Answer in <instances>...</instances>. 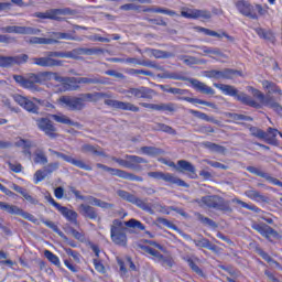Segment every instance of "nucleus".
I'll return each mask as SVG.
<instances>
[{"label": "nucleus", "instance_id": "obj_1", "mask_svg": "<svg viewBox=\"0 0 282 282\" xmlns=\"http://www.w3.org/2000/svg\"><path fill=\"white\" fill-rule=\"evenodd\" d=\"M100 98H107L105 93H85L78 97L62 96L58 100L62 107H66L68 111H83L85 102H98Z\"/></svg>", "mask_w": 282, "mask_h": 282}, {"label": "nucleus", "instance_id": "obj_2", "mask_svg": "<svg viewBox=\"0 0 282 282\" xmlns=\"http://www.w3.org/2000/svg\"><path fill=\"white\" fill-rule=\"evenodd\" d=\"M214 87L223 91L225 96H231L242 105H247V107H253V109H261V105L259 102L252 99V97H250L248 94L238 91L235 86L215 83Z\"/></svg>", "mask_w": 282, "mask_h": 282}, {"label": "nucleus", "instance_id": "obj_3", "mask_svg": "<svg viewBox=\"0 0 282 282\" xmlns=\"http://www.w3.org/2000/svg\"><path fill=\"white\" fill-rule=\"evenodd\" d=\"M194 204H198L200 208H214L215 210H221L223 213H232L230 207V200L224 199L219 195L203 196L202 198L194 199Z\"/></svg>", "mask_w": 282, "mask_h": 282}, {"label": "nucleus", "instance_id": "obj_4", "mask_svg": "<svg viewBox=\"0 0 282 282\" xmlns=\"http://www.w3.org/2000/svg\"><path fill=\"white\" fill-rule=\"evenodd\" d=\"M161 78H169L170 80H187L188 83H191L194 89H196V91H199L200 94H206L207 96H215V89H213V87H209L208 85L199 82L198 79L188 78L181 73L167 72V74L161 76Z\"/></svg>", "mask_w": 282, "mask_h": 282}, {"label": "nucleus", "instance_id": "obj_5", "mask_svg": "<svg viewBox=\"0 0 282 282\" xmlns=\"http://www.w3.org/2000/svg\"><path fill=\"white\" fill-rule=\"evenodd\" d=\"M74 83H77V85H109V78L101 77V76H94L90 77H66V84L65 89L66 91H76L78 89V86H73Z\"/></svg>", "mask_w": 282, "mask_h": 282}, {"label": "nucleus", "instance_id": "obj_6", "mask_svg": "<svg viewBox=\"0 0 282 282\" xmlns=\"http://www.w3.org/2000/svg\"><path fill=\"white\" fill-rule=\"evenodd\" d=\"M55 58H67V52L52 51L46 57H33V65L39 67H63V61Z\"/></svg>", "mask_w": 282, "mask_h": 282}, {"label": "nucleus", "instance_id": "obj_7", "mask_svg": "<svg viewBox=\"0 0 282 282\" xmlns=\"http://www.w3.org/2000/svg\"><path fill=\"white\" fill-rule=\"evenodd\" d=\"M110 239L115 246H120L121 248H127V227L124 223L120 219H115L110 226Z\"/></svg>", "mask_w": 282, "mask_h": 282}, {"label": "nucleus", "instance_id": "obj_8", "mask_svg": "<svg viewBox=\"0 0 282 282\" xmlns=\"http://www.w3.org/2000/svg\"><path fill=\"white\" fill-rule=\"evenodd\" d=\"M117 195L124 202H128L129 204H133V206H137V208H140L141 210H144L145 213H149L150 215H155V210H153L151 203H148L147 198L142 199V198L135 196L134 194H131L124 189H118Z\"/></svg>", "mask_w": 282, "mask_h": 282}, {"label": "nucleus", "instance_id": "obj_9", "mask_svg": "<svg viewBox=\"0 0 282 282\" xmlns=\"http://www.w3.org/2000/svg\"><path fill=\"white\" fill-rule=\"evenodd\" d=\"M13 80L23 87L24 89H30L31 91H40L41 87L36 85H41V75L40 73H29L26 77L23 75H13Z\"/></svg>", "mask_w": 282, "mask_h": 282}, {"label": "nucleus", "instance_id": "obj_10", "mask_svg": "<svg viewBox=\"0 0 282 282\" xmlns=\"http://www.w3.org/2000/svg\"><path fill=\"white\" fill-rule=\"evenodd\" d=\"M167 94H173L174 96H177V100H185V102H191L192 105H205V107H210L212 109H217V105L210 102V101H206V100H202L198 98H193V97H185L188 96V94H191V91H188V89H182V88H173L171 86L167 85Z\"/></svg>", "mask_w": 282, "mask_h": 282}, {"label": "nucleus", "instance_id": "obj_11", "mask_svg": "<svg viewBox=\"0 0 282 282\" xmlns=\"http://www.w3.org/2000/svg\"><path fill=\"white\" fill-rule=\"evenodd\" d=\"M112 162L119 164V166H123V169H131V171H142V166L140 164H147V159L138 155H126L124 159L111 158Z\"/></svg>", "mask_w": 282, "mask_h": 282}, {"label": "nucleus", "instance_id": "obj_12", "mask_svg": "<svg viewBox=\"0 0 282 282\" xmlns=\"http://www.w3.org/2000/svg\"><path fill=\"white\" fill-rule=\"evenodd\" d=\"M121 94H123L126 98H131V96H133V98H143L144 100H153V98L158 96V93L154 89L147 86H140L137 88L131 87L122 90Z\"/></svg>", "mask_w": 282, "mask_h": 282}, {"label": "nucleus", "instance_id": "obj_13", "mask_svg": "<svg viewBox=\"0 0 282 282\" xmlns=\"http://www.w3.org/2000/svg\"><path fill=\"white\" fill-rule=\"evenodd\" d=\"M35 124L42 133H44L47 138L51 140H56L58 138V129L54 124V121H52L47 117H41L35 119Z\"/></svg>", "mask_w": 282, "mask_h": 282}, {"label": "nucleus", "instance_id": "obj_14", "mask_svg": "<svg viewBox=\"0 0 282 282\" xmlns=\"http://www.w3.org/2000/svg\"><path fill=\"white\" fill-rule=\"evenodd\" d=\"M148 177H152L153 180H163V182H167L169 184H176V186H183V188H188L191 186L188 183L171 173L149 172Z\"/></svg>", "mask_w": 282, "mask_h": 282}, {"label": "nucleus", "instance_id": "obj_15", "mask_svg": "<svg viewBox=\"0 0 282 282\" xmlns=\"http://www.w3.org/2000/svg\"><path fill=\"white\" fill-rule=\"evenodd\" d=\"M100 54H105V51L102 48L78 47V48H74L72 51H66V58H73L74 61H78V58H80V56H98Z\"/></svg>", "mask_w": 282, "mask_h": 282}, {"label": "nucleus", "instance_id": "obj_16", "mask_svg": "<svg viewBox=\"0 0 282 282\" xmlns=\"http://www.w3.org/2000/svg\"><path fill=\"white\" fill-rule=\"evenodd\" d=\"M51 155H56V158H61L64 162H68V164H73V166H77V169H83L84 171H91V166L87 165L83 160L74 159L70 155H67L63 152L55 151L53 149H48Z\"/></svg>", "mask_w": 282, "mask_h": 282}, {"label": "nucleus", "instance_id": "obj_17", "mask_svg": "<svg viewBox=\"0 0 282 282\" xmlns=\"http://www.w3.org/2000/svg\"><path fill=\"white\" fill-rule=\"evenodd\" d=\"M140 106L144 109H151L152 111H162L164 113H175L177 111V105L174 102H160V104H149L140 102Z\"/></svg>", "mask_w": 282, "mask_h": 282}, {"label": "nucleus", "instance_id": "obj_18", "mask_svg": "<svg viewBox=\"0 0 282 282\" xmlns=\"http://www.w3.org/2000/svg\"><path fill=\"white\" fill-rule=\"evenodd\" d=\"M170 166H174L178 173H188L191 180H197V170L195 169V165L186 160H178L176 165L172 162Z\"/></svg>", "mask_w": 282, "mask_h": 282}, {"label": "nucleus", "instance_id": "obj_19", "mask_svg": "<svg viewBox=\"0 0 282 282\" xmlns=\"http://www.w3.org/2000/svg\"><path fill=\"white\" fill-rule=\"evenodd\" d=\"M105 105L108 107H112V109H120L121 111H132L133 113H138L140 111V107L126 101H120L116 99H105Z\"/></svg>", "mask_w": 282, "mask_h": 282}, {"label": "nucleus", "instance_id": "obj_20", "mask_svg": "<svg viewBox=\"0 0 282 282\" xmlns=\"http://www.w3.org/2000/svg\"><path fill=\"white\" fill-rule=\"evenodd\" d=\"M14 102L25 109L29 113H39V107L34 101L30 100L28 97H23L22 95L15 94L12 96Z\"/></svg>", "mask_w": 282, "mask_h": 282}, {"label": "nucleus", "instance_id": "obj_21", "mask_svg": "<svg viewBox=\"0 0 282 282\" xmlns=\"http://www.w3.org/2000/svg\"><path fill=\"white\" fill-rule=\"evenodd\" d=\"M235 6L238 12H240V14L243 17H249V19H259V17L254 13V7H252L248 0H236Z\"/></svg>", "mask_w": 282, "mask_h": 282}, {"label": "nucleus", "instance_id": "obj_22", "mask_svg": "<svg viewBox=\"0 0 282 282\" xmlns=\"http://www.w3.org/2000/svg\"><path fill=\"white\" fill-rule=\"evenodd\" d=\"M108 173H110V175H115L116 177H120L121 180H129L130 182H144L142 176H138L120 169L110 167Z\"/></svg>", "mask_w": 282, "mask_h": 282}, {"label": "nucleus", "instance_id": "obj_23", "mask_svg": "<svg viewBox=\"0 0 282 282\" xmlns=\"http://www.w3.org/2000/svg\"><path fill=\"white\" fill-rule=\"evenodd\" d=\"M251 228L253 230H257L262 237H265L267 239L270 237H279V232L274 230L270 225H267L265 223L259 224V223H253L251 225Z\"/></svg>", "mask_w": 282, "mask_h": 282}, {"label": "nucleus", "instance_id": "obj_24", "mask_svg": "<svg viewBox=\"0 0 282 282\" xmlns=\"http://www.w3.org/2000/svg\"><path fill=\"white\" fill-rule=\"evenodd\" d=\"M66 78L67 77L58 75V73L50 70L40 72V85H43V83H50V80H56V83H62L65 89Z\"/></svg>", "mask_w": 282, "mask_h": 282}, {"label": "nucleus", "instance_id": "obj_25", "mask_svg": "<svg viewBox=\"0 0 282 282\" xmlns=\"http://www.w3.org/2000/svg\"><path fill=\"white\" fill-rule=\"evenodd\" d=\"M56 210H58V213H61V215H63L65 219H67V221H69L74 226H80V223H78V213L62 205H59Z\"/></svg>", "mask_w": 282, "mask_h": 282}, {"label": "nucleus", "instance_id": "obj_26", "mask_svg": "<svg viewBox=\"0 0 282 282\" xmlns=\"http://www.w3.org/2000/svg\"><path fill=\"white\" fill-rule=\"evenodd\" d=\"M181 17H184L185 19H210L212 14L206 10L193 9L188 11H182Z\"/></svg>", "mask_w": 282, "mask_h": 282}, {"label": "nucleus", "instance_id": "obj_27", "mask_svg": "<svg viewBox=\"0 0 282 282\" xmlns=\"http://www.w3.org/2000/svg\"><path fill=\"white\" fill-rule=\"evenodd\" d=\"M51 118L58 122L59 124H67L68 127H76L77 129H83V124L78 121L72 120L67 115L58 113V115H51Z\"/></svg>", "mask_w": 282, "mask_h": 282}, {"label": "nucleus", "instance_id": "obj_28", "mask_svg": "<svg viewBox=\"0 0 282 282\" xmlns=\"http://www.w3.org/2000/svg\"><path fill=\"white\" fill-rule=\"evenodd\" d=\"M281 95L276 99L272 95H265L264 101L262 105L264 107H270V109H273V111H276L280 116H282V106L279 105V100H281Z\"/></svg>", "mask_w": 282, "mask_h": 282}, {"label": "nucleus", "instance_id": "obj_29", "mask_svg": "<svg viewBox=\"0 0 282 282\" xmlns=\"http://www.w3.org/2000/svg\"><path fill=\"white\" fill-rule=\"evenodd\" d=\"M246 197L249 199H252L253 202H263L264 204L270 203V197L261 194V192L254 189V188H249L245 192Z\"/></svg>", "mask_w": 282, "mask_h": 282}, {"label": "nucleus", "instance_id": "obj_30", "mask_svg": "<svg viewBox=\"0 0 282 282\" xmlns=\"http://www.w3.org/2000/svg\"><path fill=\"white\" fill-rule=\"evenodd\" d=\"M79 213L83 217H86L87 219H98V210L95 207H91L90 205L80 204Z\"/></svg>", "mask_w": 282, "mask_h": 282}, {"label": "nucleus", "instance_id": "obj_31", "mask_svg": "<svg viewBox=\"0 0 282 282\" xmlns=\"http://www.w3.org/2000/svg\"><path fill=\"white\" fill-rule=\"evenodd\" d=\"M197 30H198V32H203V34H205L206 36H215L216 39H224V36H225V39L230 42L235 41V37L228 35V33H226V32L218 33L216 31L206 29L204 26H198Z\"/></svg>", "mask_w": 282, "mask_h": 282}, {"label": "nucleus", "instance_id": "obj_32", "mask_svg": "<svg viewBox=\"0 0 282 282\" xmlns=\"http://www.w3.org/2000/svg\"><path fill=\"white\" fill-rule=\"evenodd\" d=\"M227 118H230L236 124H241L242 127H246L245 122H252V117L241 115V113H235V112H228ZM245 121V122H241Z\"/></svg>", "mask_w": 282, "mask_h": 282}, {"label": "nucleus", "instance_id": "obj_33", "mask_svg": "<svg viewBox=\"0 0 282 282\" xmlns=\"http://www.w3.org/2000/svg\"><path fill=\"white\" fill-rule=\"evenodd\" d=\"M202 147H204V149H208V151H212L213 153H220L221 155H226L227 149L224 145H219L210 141H205L202 143Z\"/></svg>", "mask_w": 282, "mask_h": 282}, {"label": "nucleus", "instance_id": "obj_34", "mask_svg": "<svg viewBox=\"0 0 282 282\" xmlns=\"http://www.w3.org/2000/svg\"><path fill=\"white\" fill-rule=\"evenodd\" d=\"M82 153H90L91 155H97L98 158L105 156V152L100 147L91 144L82 145Z\"/></svg>", "mask_w": 282, "mask_h": 282}, {"label": "nucleus", "instance_id": "obj_35", "mask_svg": "<svg viewBox=\"0 0 282 282\" xmlns=\"http://www.w3.org/2000/svg\"><path fill=\"white\" fill-rule=\"evenodd\" d=\"M193 243H195L196 248H206L207 250H212V252H217V246L212 245L210 240L208 238H202L199 240H193Z\"/></svg>", "mask_w": 282, "mask_h": 282}, {"label": "nucleus", "instance_id": "obj_36", "mask_svg": "<svg viewBox=\"0 0 282 282\" xmlns=\"http://www.w3.org/2000/svg\"><path fill=\"white\" fill-rule=\"evenodd\" d=\"M145 52H148V54H151V56H154V58H173V56H175L171 52L161 51L156 48H145Z\"/></svg>", "mask_w": 282, "mask_h": 282}, {"label": "nucleus", "instance_id": "obj_37", "mask_svg": "<svg viewBox=\"0 0 282 282\" xmlns=\"http://www.w3.org/2000/svg\"><path fill=\"white\" fill-rule=\"evenodd\" d=\"M0 210H3L9 215H21V208H19L17 205H10L1 200H0Z\"/></svg>", "mask_w": 282, "mask_h": 282}, {"label": "nucleus", "instance_id": "obj_38", "mask_svg": "<svg viewBox=\"0 0 282 282\" xmlns=\"http://www.w3.org/2000/svg\"><path fill=\"white\" fill-rule=\"evenodd\" d=\"M31 45H54V43H58V41L54 39H45V37H31L29 40Z\"/></svg>", "mask_w": 282, "mask_h": 282}, {"label": "nucleus", "instance_id": "obj_39", "mask_svg": "<svg viewBox=\"0 0 282 282\" xmlns=\"http://www.w3.org/2000/svg\"><path fill=\"white\" fill-rule=\"evenodd\" d=\"M162 224L166 225L167 228H171L172 230H176V232H178V235H181V237H183V239H186V241H194L193 237H191V235L182 231V229L177 228V226H175L173 223H171L167 219H162Z\"/></svg>", "mask_w": 282, "mask_h": 282}, {"label": "nucleus", "instance_id": "obj_40", "mask_svg": "<svg viewBox=\"0 0 282 282\" xmlns=\"http://www.w3.org/2000/svg\"><path fill=\"white\" fill-rule=\"evenodd\" d=\"M262 87L268 90L267 95L279 94V96H282L281 88H279L273 82L263 80Z\"/></svg>", "mask_w": 282, "mask_h": 282}, {"label": "nucleus", "instance_id": "obj_41", "mask_svg": "<svg viewBox=\"0 0 282 282\" xmlns=\"http://www.w3.org/2000/svg\"><path fill=\"white\" fill-rule=\"evenodd\" d=\"M143 155H150L151 158H155V155H162L164 151L156 147H141L140 149Z\"/></svg>", "mask_w": 282, "mask_h": 282}, {"label": "nucleus", "instance_id": "obj_42", "mask_svg": "<svg viewBox=\"0 0 282 282\" xmlns=\"http://www.w3.org/2000/svg\"><path fill=\"white\" fill-rule=\"evenodd\" d=\"M42 224H44V226H46L47 228H51V230L53 232H56L61 238H63L64 241H68L67 236H65V234L61 231V229L58 228V226H56V224H54V221L42 220Z\"/></svg>", "mask_w": 282, "mask_h": 282}, {"label": "nucleus", "instance_id": "obj_43", "mask_svg": "<svg viewBox=\"0 0 282 282\" xmlns=\"http://www.w3.org/2000/svg\"><path fill=\"white\" fill-rule=\"evenodd\" d=\"M153 129L154 131H163V133H169L170 135H177V131L166 123H156Z\"/></svg>", "mask_w": 282, "mask_h": 282}, {"label": "nucleus", "instance_id": "obj_44", "mask_svg": "<svg viewBox=\"0 0 282 282\" xmlns=\"http://www.w3.org/2000/svg\"><path fill=\"white\" fill-rule=\"evenodd\" d=\"M247 171L249 173H252V175H257L258 177H263V180H267V182H270V180L272 177L269 173H265L256 166H247Z\"/></svg>", "mask_w": 282, "mask_h": 282}, {"label": "nucleus", "instance_id": "obj_45", "mask_svg": "<svg viewBox=\"0 0 282 282\" xmlns=\"http://www.w3.org/2000/svg\"><path fill=\"white\" fill-rule=\"evenodd\" d=\"M241 76V72L232 68L223 69V78L226 80H232V78H237Z\"/></svg>", "mask_w": 282, "mask_h": 282}, {"label": "nucleus", "instance_id": "obj_46", "mask_svg": "<svg viewBox=\"0 0 282 282\" xmlns=\"http://www.w3.org/2000/svg\"><path fill=\"white\" fill-rule=\"evenodd\" d=\"M34 164H47V155H45V152L43 150H36L34 152Z\"/></svg>", "mask_w": 282, "mask_h": 282}, {"label": "nucleus", "instance_id": "obj_47", "mask_svg": "<svg viewBox=\"0 0 282 282\" xmlns=\"http://www.w3.org/2000/svg\"><path fill=\"white\" fill-rule=\"evenodd\" d=\"M123 226H127V228H133L134 230H144L145 229L144 225L135 218H131L130 220L124 221Z\"/></svg>", "mask_w": 282, "mask_h": 282}, {"label": "nucleus", "instance_id": "obj_48", "mask_svg": "<svg viewBox=\"0 0 282 282\" xmlns=\"http://www.w3.org/2000/svg\"><path fill=\"white\" fill-rule=\"evenodd\" d=\"M189 113H192V116H195V118H199V120H205V122H214V124H217V120H214L212 117H209L205 112L191 109Z\"/></svg>", "mask_w": 282, "mask_h": 282}, {"label": "nucleus", "instance_id": "obj_49", "mask_svg": "<svg viewBox=\"0 0 282 282\" xmlns=\"http://www.w3.org/2000/svg\"><path fill=\"white\" fill-rule=\"evenodd\" d=\"M232 203L239 204L240 206H242V208H247V210H252L253 213H261V208L257 207L256 205H250L239 198H234Z\"/></svg>", "mask_w": 282, "mask_h": 282}, {"label": "nucleus", "instance_id": "obj_50", "mask_svg": "<svg viewBox=\"0 0 282 282\" xmlns=\"http://www.w3.org/2000/svg\"><path fill=\"white\" fill-rule=\"evenodd\" d=\"M61 9L47 10V19L51 21H65V18H61Z\"/></svg>", "mask_w": 282, "mask_h": 282}, {"label": "nucleus", "instance_id": "obj_51", "mask_svg": "<svg viewBox=\"0 0 282 282\" xmlns=\"http://www.w3.org/2000/svg\"><path fill=\"white\" fill-rule=\"evenodd\" d=\"M61 9L47 10V19L51 21H65V18H61Z\"/></svg>", "mask_w": 282, "mask_h": 282}, {"label": "nucleus", "instance_id": "obj_52", "mask_svg": "<svg viewBox=\"0 0 282 282\" xmlns=\"http://www.w3.org/2000/svg\"><path fill=\"white\" fill-rule=\"evenodd\" d=\"M178 61H183L185 65H199V59L195 56L191 55H180Z\"/></svg>", "mask_w": 282, "mask_h": 282}, {"label": "nucleus", "instance_id": "obj_53", "mask_svg": "<svg viewBox=\"0 0 282 282\" xmlns=\"http://www.w3.org/2000/svg\"><path fill=\"white\" fill-rule=\"evenodd\" d=\"M19 34L36 35V34H41V29H36L32 26H20Z\"/></svg>", "mask_w": 282, "mask_h": 282}, {"label": "nucleus", "instance_id": "obj_54", "mask_svg": "<svg viewBox=\"0 0 282 282\" xmlns=\"http://www.w3.org/2000/svg\"><path fill=\"white\" fill-rule=\"evenodd\" d=\"M197 50H202L204 54H215L216 56H224V53H221V50L208 47V46H195Z\"/></svg>", "mask_w": 282, "mask_h": 282}, {"label": "nucleus", "instance_id": "obj_55", "mask_svg": "<svg viewBox=\"0 0 282 282\" xmlns=\"http://www.w3.org/2000/svg\"><path fill=\"white\" fill-rule=\"evenodd\" d=\"M44 257H46V259L54 265L61 267V259H58V256L54 254L52 251L44 250Z\"/></svg>", "mask_w": 282, "mask_h": 282}, {"label": "nucleus", "instance_id": "obj_56", "mask_svg": "<svg viewBox=\"0 0 282 282\" xmlns=\"http://www.w3.org/2000/svg\"><path fill=\"white\" fill-rule=\"evenodd\" d=\"M159 263H161V265L163 268H173V265H175V260H173V258L171 257H164V254H162V258H159Z\"/></svg>", "mask_w": 282, "mask_h": 282}, {"label": "nucleus", "instance_id": "obj_57", "mask_svg": "<svg viewBox=\"0 0 282 282\" xmlns=\"http://www.w3.org/2000/svg\"><path fill=\"white\" fill-rule=\"evenodd\" d=\"M196 217L198 221H202V224H205V226H210L212 228H217V223H215L213 219L205 217L204 215L197 213Z\"/></svg>", "mask_w": 282, "mask_h": 282}, {"label": "nucleus", "instance_id": "obj_58", "mask_svg": "<svg viewBox=\"0 0 282 282\" xmlns=\"http://www.w3.org/2000/svg\"><path fill=\"white\" fill-rule=\"evenodd\" d=\"M152 12L156 14H167V17H177V12L171 9L161 8V7L153 8Z\"/></svg>", "mask_w": 282, "mask_h": 282}, {"label": "nucleus", "instance_id": "obj_59", "mask_svg": "<svg viewBox=\"0 0 282 282\" xmlns=\"http://www.w3.org/2000/svg\"><path fill=\"white\" fill-rule=\"evenodd\" d=\"M254 32L258 34V36H260V39H264V41H272V32L265 31L261 28L254 29Z\"/></svg>", "mask_w": 282, "mask_h": 282}, {"label": "nucleus", "instance_id": "obj_60", "mask_svg": "<svg viewBox=\"0 0 282 282\" xmlns=\"http://www.w3.org/2000/svg\"><path fill=\"white\" fill-rule=\"evenodd\" d=\"M185 261L188 263V265H189L191 270H193V272L198 274V276H204V271H202L199 269V267L195 263V261H193V259L185 258Z\"/></svg>", "mask_w": 282, "mask_h": 282}, {"label": "nucleus", "instance_id": "obj_61", "mask_svg": "<svg viewBox=\"0 0 282 282\" xmlns=\"http://www.w3.org/2000/svg\"><path fill=\"white\" fill-rule=\"evenodd\" d=\"M61 164L58 162L48 163L43 170L46 172V175H52V173L58 171Z\"/></svg>", "mask_w": 282, "mask_h": 282}, {"label": "nucleus", "instance_id": "obj_62", "mask_svg": "<svg viewBox=\"0 0 282 282\" xmlns=\"http://www.w3.org/2000/svg\"><path fill=\"white\" fill-rule=\"evenodd\" d=\"M249 131L253 138H259L260 140H263L265 138V131L257 128V127H250Z\"/></svg>", "mask_w": 282, "mask_h": 282}, {"label": "nucleus", "instance_id": "obj_63", "mask_svg": "<svg viewBox=\"0 0 282 282\" xmlns=\"http://www.w3.org/2000/svg\"><path fill=\"white\" fill-rule=\"evenodd\" d=\"M205 76L206 78H215L216 80H219L220 78H223L224 73L223 70L212 69L207 70Z\"/></svg>", "mask_w": 282, "mask_h": 282}, {"label": "nucleus", "instance_id": "obj_64", "mask_svg": "<svg viewBox=\"0 0 282 282\" xmlns=\"http://www.w3.org/2000/svg\"><path fill=\"white\" fill-rule=\"evenodd\" d=\"M14 57L12 56H0V67H12V62Z\"/></svg>", "mask_w": 282, "mask_h": 282}]
</instances>
